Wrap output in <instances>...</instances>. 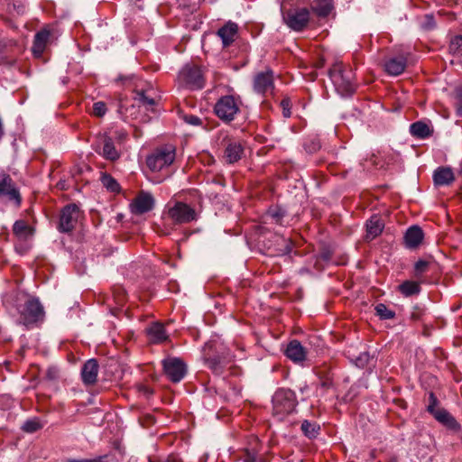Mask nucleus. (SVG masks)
Here are the masks:
<instances>
[{
  "label": "nucleus",
  "instance_id": "nucleus-1",
  "mask_svg": "<svg viewBox=\"0 0 462 462\" xmlns=\"http://www.w3.org/2000/svg\"><path fill=\"white\" fill-rule=\"evenodd\" d=\"M176 159V148L172 144H164L154 149L146 158L150 171L160 172L166 171Z\"/></svg>",
  "mask_w": 462,
  "mask_h": 462
},
{
  "label": "nucleus",
  "instance_id": "nucleus-2",
  "mask_svg": "<svg viewBox=\"0 0 462 462\" xmlns=\"http://www.w3.org/2000/svg\"><path fill=\"white\" fill-rule=\"evenodd\" d=\"M328 75L341 96H348L355 92L354 72L349 67L343 63H335L329 69Z\"/></svg>",
  "mask_w": 462,
  "mask_h": 462
},
{
  "label": "nucleus",
  "instance_id": "nucleus-3",
  "mask_svg": "<svg viewBox=\"0 0 462 462\" xmlns=\"http://www.w3.org/2000/svg\"><path fill=\"white\" fill-rule=\"evenodd\" d=\"M20 322L25 326L42 321L45 316L44 309L38 299L28 297L24 303L18 305Z\"/></svg>",
  "mask_w": 462,
  "mask_h": 462
},
{
  "label": "nucleus",
  "instance_id": "nucleus-4",
  "mask_svg": "<svg viewBox=\"0 0 462 462\" xmlns=\"http://www.w3.org/2000/svg\"><path fill=\"white\" fill-rule=\"evenodd\" d=\"M296 405L295 393L289 389H279L273 396V411L280 420L291 413Z\"/></svg>",
  "mask_w": 462,
  "mask_h": 462
},
{
  "label": "nucleus",
  "instance_id": "nucleus-5",
  "mask_svg": "<svg viewBox=\"0 0 462 462\" xmlns=\"http://www.w3.org/2000/svg\"><path fill=\"white\" fill-rule=\"evenodd\" d=\"M177 81L179 87L191 90L201 89L205 85L201 69L194 64L185 65L179 72Z\"/></svg>",
  "mask_w": 462,
  "mask_h": 462
},
{
  "label": "nucleus",
  "instance_id": "nucleus-6",
  "mask_svg": "<svg viewBox=\"0 0 462 462\" xmlns=\"http://www.w3.org/2000/svg\"><path fill=\"white\" fill-rule=\"evenodd\" d=\"M283 19L291 30L301 32L310 22V13L307 8L290 9L285 13Z\"/></svg>",
  "mask_w": 462,
  "mask_h": 462
},
{
  "label": "nucleus",
  "instance_id": "nucleus-7",
  "mask_svg": "<svg viewBox=\"0 0 462 462\" xmlns=\"http://www.w3.org/2000/svg\"><path fill=\"white\" fill-rule=\"evenodd\" d=\"M168 217L175 224H187L197 219V213L193 208L183 202H176L168 208Z\"/></svg>",
  "mask_w": 462,
  "mask_h": 462
},
{
  "label": "nucleus",
  "instance_id": "nucleus-8",
  "mask_svg": "<svg viewBox=\"0 0 462 462\" xmlns=\"http://www.w3.org/2000/svg\"><path fill=\"white\" fill-rule=\"evenodd\" d=\"M214 111L221 120L230 122L239 112V106L234 97L224 96L216 103Z\"/></svg>",
  "mask_w": 462,
  "mask_h": 462
},
{
  "label": "nucleus",
  "instance_id": "nucleus-9",
  "mask_svg": "<svg viewBox=\"0 0 462 462\" xmlns=\"http://www.w3.org/2000/svg\"><path fill=\"white\" fill-rule=\"evenodd\" d=\"M0 198L14 202L17 206L21 203L20 192L13 179L3 171H0Z\"/></svg>",
  "mask_w": 462,
  "mask_h": 462
},
{
  "label": "nucleus",
  "instance_id": "nucleus-10",
  "mask_svg": "<svg viewBox=\"0 0 462 462\" xmlns=\"http://www.w3.org/2000/svg\"><path fill=\"white\" fill-rule=\"evenodd\" d=\"M80 217V211L75 204L67 205L60 212L59 222V230L63 233L70 232L74 229Z\"/></svg>",
  "mask_w": 462,
  "mask_h": 462
},
{
  "label": "nucleus",
  "instance_id": "nucleus-11",
  "mask_svg": "<svg viewBox=\"0 0 462 462\" xmlns=\"http://www.w3.org/2000/svg\"><path fill=\"white\" fill-rule=\"evenodd\" d=\"M163 370L167 377L173 383H179L187 372L185 363L177 357H169L162 361Z\"/></svg>",
  "mask_w": 462,
  "mask_h": 462
},
{
  "label": "nucleus",
  "instance_id": "nucleus-12",
  "mask_svg": "<svg viewBox=\"0 0 462 462\" xmlns=\"http://www.w3.org/2000/svg\"><path fill=\"white\" fill-rule=\"evenodd\" d=\"M153 196L146 191H140L130 203V210L134 215H143L154 208Z\"/></svg>",
  "mask_w": 462,
  "mask_h": 462
},
{
  "label": "nucleus",
  "instance_id": "nucleus-13",
  "mask_svg": "<svg viewBox=\"0 0 462 462\" xmlns=\"http://www.w3.org/2000/svg\"><path fill=\"white\" fill-rule=\"evenodd\" d=\"M274 88L273 72L272 69L258 72L254 78V90L259 94L272 92Z\"/></svg>",
  "mask_w": 462,
  "mask_h": 462
},
{
  "label": "nucleus",
  "instance_id": "nucleus-14",
  "mask_svg": "<svg viewBox=\"0 0 462 462\" xmlns=\"http://www.w3.org/2000/svg\"><path fill=\"white\" fill-rule=\"evenodd\" d=\"M430 403L428 406V411L434 415L437 420L451 429L458 427L456 420L447 411L435 408L437 399L432 393L430 394Z\"/></svg>",
  "mask_w": 462,
  "mask_h": 462
},
{
  "label": "nucleus",
  "instance_id": "nucleus-15",
  "mask_svg": "<svg viewBox=\"0 0 462 462\" xmlns=\"http://www.w3.org/2000/svg\"><path fill=\"white\" fill-rule=\"evenodd\" d=\"M244 152V147L239 141L228 140L224 152V159L227 163H235L243 157Z\"/></svg>",
  "mask_w": 462,
  "mask_h": 462
},
{
  "label": "nucleus",
  "instance_id": "nucleus-16",
  "mask_svg": "<svg viewBox=\"0 0 462 462\" xmlns=\"http://www.w3.org/2000/svg\"><path fill=\"white\" fill-rule=\"evenodd\" d=\"M204 359L208 365V367L216 374L219 375L223 373L224 368L226 364L231 362V357L222 354L221 356L217 355L214 356H209V354H204Z\"/></svg>",
  "mask_w": 462,
  "mask_h": 462
},
{
  "label": "nucleus",
  "instance_id": "nucleus-17",
  "mask_svg": "<svg viewBox=\"0 0 462 462\" xmlns=\"http://www.w3.org/2000/svg\"><path fill=\"white\" fill-rule=\"evenodd\" d=\"M99 365L96 359L92 358L88 360L82 369L81 377L85 384L91 385L97 382Z\"/></svg>",
  "mask_w": 462,
  "mask_h": 462
},
{
  "label": "nucleus",
  "instance_id": "nucleus-18",
  "mask_svg": "<svg viewBox=\"0 0 462 462\" xmlns=\"http://www.w3.org/2000/svg\"><path fill=\"white\" fill-rule=\"evenodd\" d=\"M238 26L236 23L228 22L218 29L217 36L221 39L223 46H229L237 36Z\"/></svg>",
  "mask_w": 462,
  "mask_h": 462
},
{
  "label": "nucleus",
  "instance_id": "nucleus-19",
  "mask_svg": "<svg viewBox=\"0 0 462 462\" xmlns=\"http://www.w3.org/2000/svg\"><path fill=\"white\" fill-rule=\"evenodd\" d=\"M424 234L422 229L418 226H412L407 229L404 241L406 247L410 249L417 248L422 242Z\"/></svg>",
  "mask_w": 462,
  "mask_h": 462
},
{
  "label": "nucleus",
  "instance_id": "nucleus-20",
  "mask_svg": "<svg viewBox=\"0 0 462 462\" xmlns=\"http://www.w3.org/2000/svg\"><path fill=\"white\" fill-rule=\"evenodd\" d=\"M407 65L406 58L403 56L388 59L384 62V69L391 76H399L402 74Z\"/></svg>",
  "mask_w": 462,
  "mask_h": 462
},
{
  "label": "nucleus",
  "instance_id": "nucleus-21",
  "mask_svg": "<svg viewBox=\"0 0 462 462\" xmlns=\"http://www.w3.org/2000/svg\"><path fill=\"white\" fill-rule=\"evenodd\" d=\"M285 355L293 362H300L306 357V350L298 340H292L288 344Z\"/></svg>",
  "mask_w": 462,
  "mask_h": 462
},
{
  "label": "nucleus",
  "instance_id": "nucleus-22",
  "mask_svg": "<svg viewBox=\"0 0 462 462\" xmlns=\"http://www.w3.org/2000/svg\"><path fill=\"white\" fill-rule=\"evenodd\" d=\"M50 36L51 32L48 30H42L35 34L32 48L34 56H42L46 48Z\"/></svg>",
  "mask_w": 462,
  "mask_h": 462
},
{
  "label": "nucleus",
  "instance_id": "nucleus-23",
  "mask_svg": "<svg viewBox=\"0 0 462 462\" xmlns=\"http://www.w3.org/2000/svg\"><path fill=\"white\" fill-rule=\"evenodd\" d=\"M97 152L101 154L105 159L109 161H116L119 158L120 154L116 149L114 142L111 137H103V147L101 151Z\"/></svg>",
  "mask_w": 462,
  "mask_h": 462
},
{
  "label": "nucleus",
  "instance_id": "nucleus-24",
  "mask_svg": "<svg viewBox=\"0 0 462 462\" xmlns=\"http://www.w3.org/2000/svg\"><path fill=\"white\" fill-rule=\"evenodd\" d=\"M433 180L435 185L444 186L452 183L455 177L450 168L440 167L435 171Z\"/></svg>",
  "mask_w": 462,
  "mask_h": 462
},
{
  "label": "nucleus",
  "instance_id": "nucleus-25",
  "mask_svg": "<svg viewBox=\"0 0 462 462\" xmlns=\"http://www.w3.org/2000/svg\"><path fill=\"white\" fill-rule=\"evenodd\" d=\"M383 222L378 216H373L366 223V238L374 239L378 236L383 229Z\"/></svg>",
  "mask_w": 462,
  "mask_h": 462
},
{
  "label": "nucleus",
  "instance_id": "nucleus-26",
  "mask_svg": "<svg viewBox=\"0 0 462 462\" xmlns=\"http://www.w3.org/2000/svg\"><path fill=\"white\" fill-rule=\"evenodd\" d=\"M332 9L331 0H314L311 3V10L319 17H327Z\"/></svg>",
  "mask_w": 462,
  "mask_h": 462
},
{
  "label": "nucleus",
  "instance_id": "nucleus-27",
  "mask_svg": "<svg viewBox=\"0 0 462 462\" xmlns=\"http://www.w3.org/2000/svg\"><path fill=\"white\" fill-rule=\"evenodd\" d=\"M410 133L414 137L424 139L431 135L432 130L427 124L418 121L411 125Z\"/></svg>",
  "mask_w": 462,
  "mask_h": 462
},
{
  "label": "nucleus",
  "instance_id": "nucleus-28",
  "mask_svg": "<svg viewBox=\"0 0 462 462\" xmlns=\"http://www.w3.org/2000/svg\"><path fill=\"white\" fill-rule=\"evenodd\" d=\"M148 334L152 343L158 344L167 339V335L163 325L154 323L148 328Z\"/></svg>",
  "mask_w": 462,
  "mask_h": 462
},
{
  "label": "nucleus",
  "instance_id": "nucleus-29",
  "mask_svg": "<svg viewBox=\"0 0 462 462\" xmlns=\"http://www.w3.org/2000/svg\"><path fill=\"white\" fill-rule=\"evenodd\" d=\"M14 236L20 240H26L32 236V228L25 221L17 220L13 226Z\"/></svg>",
  "mask_w": 462,
  "mask_h": 462
},
{
  "label": "nucleus",
  "instance_id": "nucleus-30",
  "mask_svg": "<svg viewBox=\"0 0 462 462\" xmlns=\"http://www.w3.org/2000/svg\"><path fill=\"white\" fill-rule=\"evenodd\" d=\"M303 434L309 439H314L319 434L320 426L315 421L303 420L300 426Z\"/></svg>",
  "mask_w": 462,
  "mask_h": 462
},
{
  "label": "nucleus",
  "instance_id": "nucleus-31",
  "mask_svg": "<svg viewBox=\"0 0 462 462\" xmlns=\"http://www.w3.org/2000/svg\"><path fill=\"white\" fill-rule=\"evenodd\" d=\"M399 291L405 297L418 294L420 291L419 282L413 281H406L399 285Z\"/></svg>",
  "mask_w": 462,
  "mask_h": 462
},
{
  "label": "nucleus",
  "instance_id": "nucleus-32",
  "mask_svg": "<svg viewBox=\"0 0 462 462\" xmlns=\"http://www.w3.org/2000/svg\"><path fill=\"white\" fill-rule=\"evenodd\" d=\"M136 99L146 107L152 106L156 104L155 97L149 95L148 91H136Z\"/></svg>",
  "mask_w": 462,
  "mask_h": 462
},
{
  "label": "nucleus",
  "instance_id": "nucleus-33",
  "mask_svg": "<svg viewBox=\"0 0 462 462\" xmlns=\"http://www.w3.org/2000/svg\"><path fill=\"white\" fill-rule=\"evenodd\" d=\"M375 312L382 319H391L395 316L394 311L388 309L386 305L383 303H379L375 306Z\"/></svg>",
  "mask_w": 462,
  "mask_h": 462
},
{
  "label": "nucleus",
  "instance_id": "nucleus-34",
  "mask_svg": "<svg viewBox=\"0 0 462 462\" xmlns=\"http://www.w3.org/2000/svg\"><path fill=\"white\" fill-rule=\"evenodd\" d=\"M101 181L104 187H106L108 190L112 192L119 191V184L112 176L104 174L101 178Z\"/></svg>",
  "mask_w": 462,
  "mask_h": 462
},
{
  "label": "nucleus",
  "instance_id": "nucleus-35",
  "mask_svg": "<svg viewBox=\"0 0 462 462\" xmlns=\"http://www.w3.org/2000/svg\"><path fill=\"white\" fill-rule=\"evenodd\" d=\"M42 428V424L38 419L26 420L22 426V430L28 433H33Z\"/></svg>",
  "mask_w": 462,
  "mask_h": 462
},
{
  "label": "nucleus",
  "instance_id": "nucleus-36",
  "mask_svg": "<svg viewBox=\"0 0 462 462\" xmlns=\"http://www.w3.org/2000/svg\"><path fill=\"white\" fill-rule=\"evenodd\" d=\"M449 51L457 56H462V36H455L449 44Z\"/></svg>",
  "mask_w": 462,
  "mask_h": 462
},
{
  "label": "nucleus",
  "instance_id": "nucleus-37",
  "mask_svg": "<svg viewBox=\"0 0 462 462\" xmlns=\"http://www.w3.org/2000/svg\"><path fill=\"white\" fill-rule=\"evenodd\" d=\"M429 264L430 262L426 260H419L414 265L415 276L419 277L422 273H426L428 271Z\"/></svg>",
  "mask_w": 462,
  "mask_h": 462
},
{
  "label": "nucleus",
  "instance_id": "nucleus-38",
  "mask_svg": "<svg viewBox=\"0 0 462 462\" xmlns=\"http://www.w3.org/2000/svg\"><path fill=\"white\" fill-rule=\"evenodd\" d=\"M92 113L95 116L102 117L106 113V104L102 101L94 103Z\"/></svg>",
  "mask_w": 462,
  "mask_h": 462
},
{
  "label": "nucleus",
  "instance_id": "nucleus-39",
  "mask_svg": "<svg viewBox=\"0 0 462 462\" xmlns=\"http://www.w3.org/2000/svg\"><path fill=\"white\" fill-rule=\"evenodd\" d=\"M268 214L276 223H281L284 211L282 208H273L269 210Z\"/></svg>",
  "mask_w": 462,
  "mask_h": 462
},
{
  "label": "nucleus",
  "instance_id": "nucleus-40",
  "mask_svg": "<svg viewBox=\"0 0 462 462\" xmlns=\"http://www.w3.org/2000/svg\"><path fill=\"white\" fill-rule=\"evenodd\" d=\"M8 46L6 43L0 41V62L5 61L8 64H13L14 60H8Z\"/></svg>",
  "mask_w": 462,
  "mask_h": 462
},
{
  "label": "nucleus",
  "instance_id": "nucleus-41",
  "mask_svg": "<svg viewBox=\"0 0 462 462\" xmlns=\"http://www.w3.org/2000/svg\"><path fill=\"white\" fill-rule=\"evenodd\" d=\"M455 108H456V115L459 117H462V91L461 90L456 92Z\"/></svg>",
  "mask_w": 462,
  "mask_h": 462
},
{
  "label": "nucleus",
  "instance_id": "nucleus-42",
  "mask_svg": "<svg viewBox=\"0 0 462 462\" xmlns=\"http://www.w3.org/2000/svg\"><path fill=\"white\" fill-rule=\"evenodd\" d=\"M333 386V382L329 377L321 378L320 384L318 388V391L320 390L322 394L325 391L330 389Z\"/></svg>",
  "mask_w": 462,
  "mask_h": 462
},
{
  "label": "nucleus",
  "instance_id": "nucleus-43",
  "mask_svg": "<svg viewBox=\"0 0 462 462\" xmlns=\"http://www.w3.org/2000/svg\"><path fill=\"white\" fill-rule=\"evenodd\" d=\"M369 361V355L365 352L356 358V365L357 366H365Z\"/></svg>",
  "mask_w": 462,
  "mask_h": 462
},
{
  "label": "nucleus",
  "instance_id": "nucleus-44",
  "mask_svg": "<svg viewBox=\"0 0 462 462\" xmlns=\"http://www.w3.org/2000/svg\"><path fill=\"white\" fill-rule=\"evenodd\" d=\"M281 106L282 108V114L284 117H290L291 116V106H290V100L283 99L281 102Z\"/></svg>",
  "mask_w": 462,
  "mask_h": 462
},
{
  "label": "nucleus",
  "instance_id": "nucleus-45",
  "mask_svg": "<svg viewBox=\"0 0 462 462\" xmlns=\"http://www.w3.org/2000/svg\"><path fill=\"white\" fill-rule=\"evenodd\" d=\"M185 121L192 125H199L201 124V119L196 116H186Z\"/></svg>",
  "mask_w": 462,
  "mask_h": 462
},
{
  "label": "nucleus",
  "instance_id": "nucleus-46",
  "mask_svg": "<svg viewBox=\"0 0 462 462\" xmlns=\"http://www.w3.org/2000/svg\"><path fill=\"white\" fill-rule=\"evenodd\" d=\"M137 388L139 392L143 393L145 395H151L152 393V391L146 385L139 384Z\"/></svg>",
  "mask_w": 462,
  "mask_h": 462
},
{
  "label": "nucleus",
  "instance_id": "nucleus-47",
  "mask_svg": "<svg viewBox=\"0 0 462 462\" xmlns=\"http://www.w3.org/2000/svg\"><path fill=\"white\" fill-rule=\"evenodd\" d=\"M320 258L325 261V262H328L331 259V253L330 251L328 250H325L323 251L321 254H320Z\"/></svg>",
  "mask_w": 462,
  "mask_h": 462
},
{
  "label": "nucleus",
  "instance_id": "nucleus-48",
  "mask_svg": "<svg viewBox=\"0 0 462 462\" xmlns=\"http://www.w3.org/2000/svg\"><path fill=\"white\" fill-rule=\"evenodd\" d=\"M47 376L49 379L51 380H53L56 378L57 376V370L54 369V368H50L48 371H47Z\"/></svg>",
  "mask_w": 462,
  "mask_h": 462
},
{
  "label": "nucleus",
  "instance_id": "nucleus-49",
  "mask_svg": "<svg viewBox=\"0 0 462 462\" xmlns=\"http://www.w3.org/2000/svg\"><path fill=\"white\" fill-rule=\"evenodd\" d=\"M244 462H255V457L254 454L252 453H249L247 452L245 458H244Z\"/></svg>",
  "mask_w": 462,
  "mask_h": 462
},
{
  "label": "nucleus",
  "instance_id": "nucleus-50",
  "mask_svg": "<svg viewBox=\"0 0 462 462\" xmlns=\"http://www.w3.org/2000/svg\"><path fill=\"white\" fill-rule=\"evenodd\" d=\"M79 462H103L101 458H96V459H84L80 460Z\"/></svg>",
  "mask_w": 462,
  "mask_h": 462
},
{
  "label": "nucleus",
  "instance_id": "nucleus-51",
  "mask_svg": "<svg viewBox=\"0 0 462 462\" xmlns=\"http://www.w3.org/2000/svg\"><path fill=\"white\" fill-rule=\"evenodd\" d=\"M426 17H427V19H429L430 21H432V20H433V18H432V16H431V15H426Z\"/></svg>",
  "mask_w": 462,
  "mask_h": 462
},
{
  "label": "nucleus",
  "instance_id": "nucleus-52",
  "mask_svg": "<svg viewBox=\"0 0 462 462\" xmlns=\"http://www.w3.org/2000/svg\"><path fill=\"white\" fill-rule=\"evenodd\" d=\"M209 346H210V345H209V344H206V346H205V350H206L208 347H209Z\"/></svg>",
  "mask_w": 462,
  "mask_h": 462
},
{
  "label": "nucleus",
  "instance_id": "nucleus-53",
  "mask_svg": "<svg viewBox=\"0 0 462 462\" xmlns=\"http://www.w3.org/2000/svg\"><path fill=\"white\" fill-rule=\"evenodd\" d=\"M461 172H462V166H461Z\"/></svg>",
  "mask_w": 462,
  "mask_h": 462
}]
</instances>
